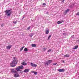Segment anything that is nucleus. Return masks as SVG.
Listing matches in <instances>:
<instances>
[{
	"mask_svg": "<svg viewBox=\"0 0 79 79\" xmlns=\"http://www.w3.org/2000/svg\"><path fill=\"white\" fill-rule=\"evenodd\" d=\"M14 60L10 64V65L11 67H15V66L16 65L15 64L13 65V64H17L18 63V61L16 60V57H14Z\"/></svg>",
	"mask_w": 79,
	"mask_h": 79,
	"instance_id": "f257e3e1",
	"label": "nucleus"
},
{
	"mask_svg": "<svg viewBox=\"0 0 79 79\" xmlns=\"http://www.w3.org/2000/svg\"><path fill=\"white\" fill-rule=\"evenodd\" d=\"M11 9H10L9 10H7L5 11V14L7 15V16H10L11 14Z\"/></svg>",
	"mask_w": 79,
	"mask_h": 79,
	"instance_id": "f03ea898",
	"label": "nucleus"
},
{
	"mask_svg": "<svg viewBox=\"0 0 79 79\" xmlns=\"http://www.w3.org/2000/svg\"><path fill=\"white\" fill-rule=\"evenodd\" d=\"M24 68V67L22 65L17 67L15 69L17 71H20V69H22Z\"/></svg>",
	"mask_w": 79,
	"mask_h": 79,
	"instance_id": "7ed1b4c3",
	"label": "nucleus"
},
{
	"mask_svg": "<svg viewBox=\"0 0 79 79\" xmlns=\"http://www.w3.org/2000/svg\"><path fill=\"white\" fill-rule=\"evenodd\" d=\"M19 75L18 73H15L14 75V77H15V78H16L17 77H19Z\"/></svg>",
	"mask_w": 79,
	"mask_h": 79,
	"instance_id": "20e7f679",
	"label": "nucleus"
},
{
	"mask_svg": "<svg viewBox=\"0 0 79 79\" xmlns=\"http://www.w3.org/2000/svg\"><path fill=\"white\" fill-rule=\"evenodd\" d=\"M45 32L46 34H49V32H50V30L48 29V28H47V29L45 30Z\"/></svg>",
	"mask_w": 79,
	"mask_h": 79,
	"instance_id": "39448f33",
	"label": "nucleus"
},
{
	"mask_svg": "<svg viewBox=\"0 0 79 79\" xmlns=\"http://www.w3.org/2000/svg\"><path fill=\"white\" fill-rule=\"evenodd\" d=\"M11 71L13 74V73H17V71L15 70L14 69H12L11 70Z\"/></svg>",
	"mask_w": 79,
	"mask_h": 79,
	"instance_id": "423d86ee",
	"label": "nucleus"
},
{
	"mask_svg": "<svg viewBox=\"0 0 79 79\" xmlns=\"http://www.w3.org/2000/svg\"><path fill=\"white\" fill-rule=\"evenodd\" d=\"M31 66L32 67H37V65H36L32 63H31Z\"/></svg>",
	"mask_w": 79,
	"mask_h": 79,
	"instance_id": "0eeeda50",
	"label": "nucleus"
},
{
	"mask_svg": "<svg viewBox=\"0 0 79 79\" xmlns=\"http://www.w3.org/2000/svg\"><path fill=\"white\" fill-rule=\"evenodd\" d=\"M11 47H12V45H11L8 46L6 47V48L7 50H10V48H11Z\"/></svg>",
	"mask_w": 79,
	"mask_h": 79,
	"instance_id": "6e6552de",
	"label": "nucleus"
},
{
	"mask_svg": "<svg viewBox=\"0 0 79 79\" xmlns=\"http://www.w3.org/2000/svg\"><path fill=\"white\" fill-rule=\"evenodd\" d=\"M29 71V69H26L23 71V72L24 73H28Z\"/></svg>",
	"mask_w": 79,
	"mask_h": 79,
	"instance_id": "1a4fd4ad",
	"label": "nucleus"
},
{
	"mask_svg": "<svg viewBox=\"0 0 79 79\" xmlns=\"http://www.w3.org/2000/svg\"><path fill=\"white\" fill-rule=\"evenodd\" d=\"M59 72H64V69H60L58 70Z\"/></svg>",
	"mask_w": 79,
	"mask_h": 79,
	"instance_id": "9d476101",
	"label": "nucleus"
},
{
	"mask_svg": "<svg viewBox=\"0 0 79 79\" xmlns=\"http://www.w3.org/2000/svg\"><path fill=\"white\" fill-rule=\"evenodd\" d=\"M79 47V46L78 45H76L73 48V50H76L77 48Z\"/></svg>",
	"mask_w": 79,
	"mask_h": 79,
	"instance_id": "9b49d317",
	"label": "nucleus"
},
{
	"mask_svg": "<svg viewBox=\"0 0 79 79\" xmlns=\"http://www.w3.org/2000/svg\"><path fill=\"white\" fill-rule=\"evenodd\" d=\"M52 60H50L47 61V62H48V63L49 64H50V63H52Z\"/></svg>",
	"mask_w": 79,
	"mask_h": 79,
	"instance_id": "f8f14e48",
	"label": "nucleus"
},
{
	"mask_svg": "<svg viewBox=\"0 0 79 79\" xmlns=\"http://www.w3.org/2000/svg\"><path fill=\"white\" fill-rule=\"evenodd\" d=\"M31 73H34V74H35V75H37V73L36 72L32 71Z\"/></svg>",
	"mask_w": 79,
	"mask_h": 79,
	"instance_id": "ddd939ff",
	"label": "nucleus"
},
{
	"mask_svg": "<svg viewBox=\"0 0 79 79\" xmlns=\"http://www.w3.org/2000/svg\"><path fill=\"white\" fill-rule=\"evenodd\" d=\"M25 47V46H23V47H22L20 49V51L21 52V51H22L23 50V48H24Z\"/></svg>",
	"mask_w": 79,
	"mask_h": 79,
	"instance_id": "4468645a",
	"label": "nucleus"
},
{
	"mask_svg": "<svg viewBox=\"0 0 79 79\" xmlns=\"http://www.w3.org/2000/svg\"><path fill=\"white\" fill-rule=\"evenodd\" d=\"M24 52H27L28 51V49H27V48H25L24 49Z\"/></svg>",
	"mask_w": 79,
	"mask_h": 79,
	"instance_id": "2eb2a0df",
	"label": "nucleus"
},
{
	"mask_svg": "<svg viewBox=\"0 0 79 79\" xmlns=\"http://www.w3.org/2000/svg\"><path fill=\"white\" fill-rule=\"evenodd\" d=\"M57 24H61V23H62V22H61V21H59L57 22Z\"/></svg>",
	"mask_w": 79,
	"mask_h": 79,
	"instance_id": "dca6fc26",
	"label": "nucleus"
},
{
	"mask_svg": "<svg viewBox=\"0 0 79 79\" xmlns=\"http://www.w3.org/2000/svg\"><path fill=\"white\" fill-rule=\"evenodd\" d=\"M30 37H32L34 35V33H30L29 35Z\"/></svg>",
	"mask_w": 79,
	"mask_h": 79,
	"instance_id": "f3484780",
	"label": "nucleus"
},
{
	"mask_svg": "<svg viewBox=\"0 0 79 79\" xmlns=\"http://www.w3.org/2000/svg\"><path fill=\"white\" fill-rule=\"evenodd\" d=\"M22 65H24V66H25V65H26L27 64H26V63L25 62H23L22 63Z\"/></svg>",
	"mask_w": 79,
	"mask_h": 79,
	"instance_id": "a211bd4d",
	"label": "nucleus"
},
{
	"mask_svg": "<svg viewBox=\"0 0 79 79\" xmlns=\"http://www.w3.org/2000/svg\"><path fill=\"white\" fill-rule=\"evenodd\" d=\"M64 56L65 57H69V55L68 54H66V55H64Z\"/></svg>",
	"mask_w": 79,
	"mask_h": 79,
	"instance_id": "6ab92c4d",
	"label": "nucleus"
},
{
	"mask_svg": "<svg viewBox=\"0 0 79 79\" xmlns=\"http://www.w3.org/2000/svg\"><path fill=\"white\" fill-rule=\"evenodd\" d=\"M32 45L33 47H36V45H35V44H32Z\"/></svg>",
	"mask_w": 79,
	"mask_h": 79,
	"instance_id": "aec40b11",
	"label": "nucleus"
},
{
	"mask_svg": "<svg viewBox=\"0 0 79 79\" xmlns=\"http://www.w3.org/2000/svg\"><path fill=\"white\" fill-rule=\"evenodd\" d=\"M69 11V9H67L65 10L66 13H68V12Z\"/></svg>",
	"mask_w": 79,
	"mask_h": 79,
	"instance_id": "412c9836",
	"label": "nucleus"
},
{
	"mask_svg": "<svg viewBox=\"0 0 79 79\" xmlns=\"http://www.w3.org/2000/svg\"><path fill=\"white\" fill-rule=\"evenodd\" d=\"M13 23L14 24H16L17 23V21H14L13 22Z\"/></svg>",
	"mask_w": 79,
	"mask_h": 79,
	"instance_id": "4be33fe9",
	"label": "nucleus"
},
{
	"mask_svg": "<svg viewBox=\"0 0 79 79\" xmlns=\"http://www.w3.org/2000/svg\"><path fill=\"white\" fill-rule=\"evenodd\" d=\"M51 35H50L48 38V40H50V38L51 37Z\"/></svg>",
	"mask_w": 79,
	"mask_h": 79,
	"instance_id": "5701e85b",
	"label": "nucleus"
},
{
	"mask_svg": "<svg viewBox=\"0 0 79 79\" xmlns=\"http://www.w3.org/2000/svg\"><path fill=\"white\" fill-rule=\"evenodd\" d=\"M46 49H47V48H43V50L44 51H45V50H46Z\"/></svg>",
	"mask_w": 79,
	"mask_h": 79,
	"instance_id": "b1692460",
	"label": "nucleus"
},
{
	"mask_svg": "<svg viewBox=\"0 0 79 79\" xmlns=\"http://www.w3.org/2000/svg\"><path fill=\"white\" fill-rule=\"evenodd\" d=\"M48 62H47L46 63H45V65L46 66H48Z\"/></svg>",
	"mask_w": 79,
	"mask_h": 79,
	"instance_id": "393cba45",
	"label": "nucleus"
},
{
	"mask_svg": "<svg viewBox=\"0 0 79 79\" xmlns=\"http://www.w3.org/2000/svg\"><path fill=\"white\" fill-rule=\"evenodd\" d=\"M51 50H52L51 49H49L48 50L47 52H51Z\"/></svg>",
	"mask_w": 79,
	"mask_h": 79,
	"instance_id": "a878e982",
	"label": "nucleus"
},
{
	"mask_svg": "<svg viewBox=\"0 0 79 79\" xmlns=\"http://www.w3.org/2000/svg\"><path fill=\"white\" fill-rule=\"evenodd\" d=\"M57 64V63H55L53 64V65H56Z\"/></svg>",
	"mask_w": 79,
	"mask_h": 79,
	"instance_id": "bb28decb",
	"label": "nucleus"
},
{
	"mask_svg": "<svg viewBox=\"0 0 79 79\" xmlns=\"http://www.w3.org/2000/svg\"><path fill=\"white\" fill-rule=\"evenodd\" d=\"M43 5H44V6H46V4L45 3H44L43 4Z\"/></svg>",
	"mask_w": 79,
	"mask_h": 79,
	"instance_id": "cd10ccee",
	"label": "nucleus"
},
{
	"mask_svg": "<svg viewBox=\"0 0 79 79\" xmlns=\"http://www.w3.org/2000/svg\"><path fill=\"white\" fill-rule=\"evenodd\" d=\"M76 15H77V16H79V12L77 13V14H76Z\"/></svg>",
	"mask_w": 79,
	"mask_h": 79,
	"instance_id": "c85d7f7f",
	"label": "nucleus"
},
{
	"mask_svg": "<svg viewBox=\"0 0 79 79\" xmlns=\"http://www.w3.org/2000/svg\"><path fill=\"white\" fill-rule=\"evenodd\" d=\"M30 28H31V27L30 26H29L28 27V28H27V29L28 30H29V29H30Z\"/></svg>",
	"mask_w": 79,
	"mask_h": 79,
	"instance_id": "c756f323",
	"label": "nucleus"
},
{
	"mask_svg": "<svg viewBox=\"0 0 79 79\" xmlns=\"http://www.w3.org/2000/svg\"><path fill=\"white\" fill-rule=\"evenodd\" d=\"M3 26H4L3 24H1V27H3Z\"/></svg>",
	"mask_w": 79,
	"mask_h": 79,
	"instance_id": "7c9ffc66",
	"label": "nucleus"
},
{
	"mask_svg": "<svg viewBox=\"0 0 79 79\" xmlns=\"http://www.w3.org/2000/svg\"><path fill=\"white\" fill-rule=\"evenodd\" d=\"M48 12H46V14H47V15H48Z\"/></svg>",
	"mask_w": 79,
	"mask_h": 79,
	"instance_id": "2f4dec72",
	"label": "nucleus"
},
{
	"mask_svg": "<svg viewBox=\"0 0 79 79\" xmlns=\"http://www.w3.org/2000/svg\"><path fill=\"white\" fill-rule=\"evenodd\" d=\"M24 18V16H23V18H22V19H23Z\"/></svg>",
	"mask_w": 79,
	"mask_h": 79,
	"instance_id": "473e14b6",
	"label": "nucleus"
},
{
	"mask_svg": "<svg viewBox=\"0 0 79 79\" xmlns=\"http://www.w3.org/2000/svg\"><path fill=\"white\" fill-rule=\"evenodd\" d=\"M64 1H63H63L62 2V3H64Z\"/></svg>",
	"mask_w": 79,
	"mask_h": 79,
	"instance_id": "72a5a7b5",
	"label": "nucleus"
},
{
	"mask_svg": "<svg viewBox=\"0 0 79 79\" xmlns=\"http://www.w3.org/2000/svg\"><path fill=\"white\" fill-rule=\"evenodd\" d=\"M74 35H73V36H71V37H74Z\"/></svg>",
	"mask_w": 79,
	"mask_h": 79,
	"instance_id": "f704fd0d",
	"label": "nucleus"
},
{
	"mask_svg": "<svg viewBox=\"0 0 79 79\" xmlns=\"http://www.w3.org/2000/svg\"><path fill=\"white\" fill-rule=\"evenodd\" d=\"M64 33H63V35H64Z\"/></svg>",
	"mask_w": 79,
	"mask_h": 79,
	"instance_id": "c9c22d12",
	"label": "nucleus"
},
{
	"mask_svg": "<svg viewBox=\"0 0 79 79\" xmlns=\"http://www.w3.org/2000/svg\"><path fill=\"white\" fill-rule=\"evenodd\" d=\"M63 63H64V61L63 62Z\"/></svg>",
	"mask_w": 79,
	"mask_h": 79,
	"instance_id": "e433bc0d",
	"label": "nucleus"
},
{
	"mask_svg": "<svg viewBox=\"0 0 79 79\" xmlns=\"http://www.w3.org/2000/svg\"><path fill=\"white\" fill-rule=\"evenodd\" d=\"M63 0V1H64V0Z\"/></svg>",
	"mask_w": 79,
	"mask_h": 79,
	"instance_id": "4c0bfd02",
	"label": "nucleus"
}]
</instances>
